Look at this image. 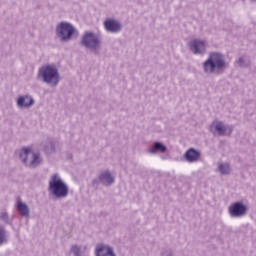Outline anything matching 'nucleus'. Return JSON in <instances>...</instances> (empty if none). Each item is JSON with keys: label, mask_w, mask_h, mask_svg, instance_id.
Instances as JSON below:
<instances>
[{"label": "nucleus", "mask_w": 256, "mask_h": 256, "mask_svg": "<svg viewBox=\"0 0 256 256\" xmlns=\"http://www.w3.org/2000/svg\"><path fill=\"white\" fill-rule=\"evenodd\" d=\"M205 75H219L227 69V61H225V55L212 52L208 58L202 64Z\"/></svg>", "instance_id": "obj_1"}, {"label": "nucleus", "mask_w": 256, "mask_h": 256, "mask_svg": "<svg viewBox=\"0 0 256 256\" xmlns=\"http://www.w3.org/2000/svg\"><path fill=\"white\" fill-rule=\"evenodd\" d=\"M36 79L50 87H57L61 83V73L55 64H46L38 69Z\"/></svg>", "instance_id": "obj_2"}, {"label": "nucleus", "mask_w": 256, "mask_h": 256, "mask_svg": "<svg viewBox=\"0 0 256 256\" xmlns=\"http://www.w3.org/2000/svg\"><path fill=\"white\" fill-rule=\"evenodd\" d=\"M48 185V191H50L51 195L56 199H65V197L69 195V186L57 173L50 176Z\"/></svg>", "instance_id": "obj_3"}, {"label": "nucleus", "mask_w": 256, "mask_h": 256, "mask_svg": "<svg viewBox=\"0 0 256 256\" xmlns=\"http://www.w3.org/2000/svg\"><path fill=\"white\" fill-rule=\"evenodd\" d=\"M18 155L22 163L31 169H35L43 163V157H41V153L33 150L31 147H23L18 151Z\"/></svg>", "instance_id": "obj_4"}, {"label": "nucleus", "mask_w": 256, "mask_h": 256, "mask_svg": "<svg viewBox=\"0 0 256 256\" xmlns=\"http://www.w3.org/2000/svg\"><path fill=\"white\" fill-rule=\"evenodd\" d=\"M56 36L62 43H69V41L79 37V31H77L73 24L63 21L56 26Z\"/></svg>", "instance_id": "obj_5"}, {"label": "nucleus", "mask_w": 256, "mask_h": 256, "mask_svg": "<svg viewBox=\"0 0 256 256\" xmlns=\"http://www.w3.org/2000/svg\"><path fill=\"white\" fill-rule=\"evenodd\" d=\"M81 44L92 53H95V55H99V51H101V38L93 32H85L82 36Z\"/></svg>", "instance_id": "obj_6"}, {"label": "nucleus", "mask_w": 256, "mask_h": 256, "mask_svg": "<svg viewBox=\"0 0 256 256\" xmlns=\"http://www.w3.org/2000/svg\"><path fill=\"white\" fill-rule=\"evenodd\" d=\"M209 131L215 137H229L233 133V125L225 124L220 120H214L210 126Z\"/></svg>", "instance_id": "obj_7"}, {"label": "nucleus", "mask_w": 256, "mask_h": 256, "mask_svg": "<svg viewBox=\"0 0 256 256\" xmlns=\"http://www.w3.org/2000/svg\"><path fill=\"white\" fill-rule=\"evenodd\" d=\"M188 49L193 55H205L209 49V42L207 39L193 38L188 42Z\"/></svg>", "instance_id": "obj_8"}, {"label": "nucleus", "mask_w": 256, "mask_h": 256, "mask_svg": "<svg viewBox=\"0 0 256 256\" xmlns=\"http://www.w3.org/2000/svg\"><path fill=\"white\" fill-rule=\"evenodd\" d=\"M247 206L242 201L232 203L228 208L230 217L240 218L247 215Z\"/></svg>", "instance_id": "obj_9"}, {"label": "nucleus", "mask_w": 256, "mask_h": 256, "mask_svg": "<svg viewBox=\"0 0 256 256\" xmlns=\"http://www.w3.org/2000/svg\"><path fill=\"white\" fill-rule=\"evenodd\" d=\"M35 105V98L31 94H22L16 98V107L18 109H31Z\"/></svg>", "instance_id": "obj_10"}, {"label": "nucleus", "mask_w": 256, "mask_h": 256, "mask_svg": "<svg viewBox=\"0 0 256 256\" xmlns=\"http://www.w3.org/2000/svg\"><path fill=\"white\" fill-rule=\"evenodd\" d=\"M105 31L107 33H121L123 29V24L119 20L108 18L103 23Z\"/></svg>", "instance_id": "obj_11"}, {"label": "nucleus", "mask_w": 256, "mask_h": 256, "mask_svg": "<svg viewBox=\"0 0 256 256\" xmlns=\"http://www.w3.org/2000/svg\"><path fill=\"white\" fill-rule=\"evenodd\" d=\"M89 254L87 244H72L67 252V256H83Z\"/></svg>", "instance_id": "obj_12"}, {"label": "nucleus", "mask_w": 256, "mask_h": 256, "mask_svg": "<svg viewBox=\"0 0 256 256\" xmlns=\"http://www.w3.org/2000/svg\"><path fill=\"white\" fill-rule=\"evenodd\" d=\"M98 181L102 183V185L109 187L115 183V175L109 170L101 171L98 176Z\"/></svg>", "instance_id": "obj_13"}, {"label": "nucleus", "mask_w": 256, "mask_h": 256, "mask_svg": "<svg viewBox=\"0 0 256 256\" xmlns=\"http://www.w3.org/2000/svg\"><path fill=\"white\" fill-rule=\"evenodd\" d=\"M15 209L19 213V215H21V217H25L26 219H29L31 215V210L29 209V205L23 202L21 198H17L15 203Z\"/></svg>", "instance_id": "obj_14"}, {"label": "nucleus", "mask_w": 256, "mask_h": 256, "mask_svg": "<svg viewBox=\"0 0 256 256\" xmlns=\"http://www.w3.org/2000/svg\"><path fill=\"white\" fill-rule=\"evenodd\" d=\"M95 256H117L113 247L105 244H98L95 248Z\"/></svg>", "instance_id": "obj_15"}, {"label": "nucleus", "mask_w": 256, "mask_h": 256, "mask_svg": "<svg viewBox=\"0 0 256 256\" xmlns=\"http://www.w3.org/2000/svg\"><path fill=\"white\" fill-rule=\"evenodd\" d=\"M184 157L188 163H197V161H199V157H201V152L190 148L186 151Z\"/></svg>", "instance_id": "obj_16"}, {"label": "nucleus", "mask_w": 256, "mask_h": 256, "mask_svg": "<svg viewBox=\"0 0 256 256\" xmlns=\"http://www.w3.org/2000/svg\"><path fill=\"white\" fill-rule=\"evenodd\" d=\"M148 153L155 155L156 153H167V146L161 142H154L148 149Z\"/></svg>", "instance_id": "obj_17"}, {"label": "nucleus", "mask_w": 256, "mask_h": 256, "mask_svg": "<svg viewBox=\"0 0 256 256\" xmlns=\"http://www.w3.org/2000/svg\"><path fill=\"white\" fill-rule=\"evenodd\" d=\"M218 172L220 175H229L231 173V164L227 162L218 163Z\"/></svg>", "instance_id": "obj_18"}, {"label": "nucleus", "mask_w": 256, "mask_h": 256, "mask_svg": "<svg viewBox=\"0 0 256 256\" xmlns=\"http://www.w3.org/2000/svg\"><path fill=\"white\" fill-rule=\"evenodd\" d=\"M9 241V234L3 225H0V247L1 245L7 244Z\"/></svg>", "instance_id": "obj_19"}, {"label": "nucleus", "mask_w": 256, "mask_h": 256, "mask_svg": "<svg viewBox=\"0 0 256 256\" xmlns=\"http://www.w3.org/2000/svg\"><path fill=\"white\" fill-rule=\"evenodd\" d=\"M249 58L247 56H242L236 61L238 67H249Z\"/></svg>", "instance_id": "obj_20"}, {"label": "nucleus", "mask_w": 256, "mask_h": 256, "mask_svg": "<svg viewBox=\"0 0 256 256\" xmlns=\"http://www.w3.org/2000/svg\"><path fill=\"white\" fill-rule=\"evenodd\" d=\"M0 221H3V223H9V214H7L6 211L0 212Z\"/></svg>", "instance_id": "obj_21"}, {"label": "nucleus", "mask_w": 256, "mask_h": 256, "mask_svg": "<svg viewBox=\"0 0 256 256\" xmlns=\"http://www.w3.org/2000/svg\"><path fill=\"white\" fill-rule=\"evenodd\" d=\"M161 256H173V254L169 251L162 252Z\"/></svg>", "instance_id": "obj_22"}, {"label": "nucleus", "mask_w": 256, "mask_h": 256, "mask_svg": "<svg viewBox=\"0 0 256 256\" xmlns=\"http://www.w3.org/2000/svg\"><path fill=\"white\" fill-rule=\"evenodd\" d=\"M253 1H256V0H253Z\"/></svg>", "instance_id": "obj_23"}]
</instances>
